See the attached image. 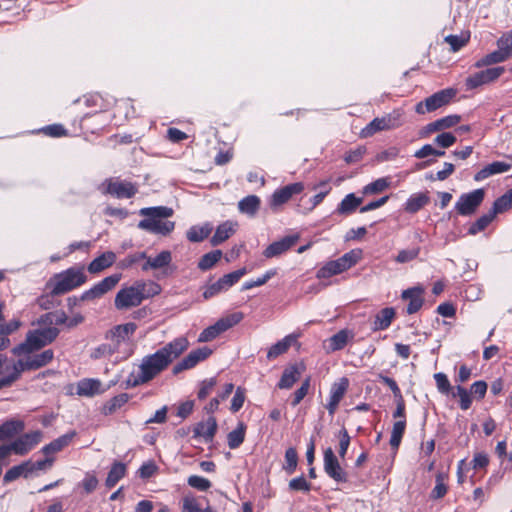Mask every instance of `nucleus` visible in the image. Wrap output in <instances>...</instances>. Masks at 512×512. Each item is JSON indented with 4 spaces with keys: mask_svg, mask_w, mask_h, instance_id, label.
<instances>
[{
    "mask_svg": "<svg viewBox=\"0 0 512 512\" xmlns=\"http://www.w3.org/2000/svg\"><path fill=\"white\" fill-rule=\"evenodd\" d=\"M76 433L74 431L69 432L67 434H64L57 439L53 440L49 444L45 445L42 448V452L45 454H51L58 451H61L64 447L69 445V443L72 441Z\"/></svg>",
    "mask_w": 512,
    "mask_h": 512,
    "instance_id": "36",
    "label": "nucleus"
},
{
    "mask_svg": "<svg viewBox=\"0 0 512 512\" xmlns=\"http://www.w3.org/2000/svg\"><path fill=\"white\" fill-rule=\"evenodd\" d=\"M323 467L325 473L338 483L348 481L347 472L341 467L337 457L331 448L324 451Z\"/></svg>",
    "mask_w": 512,
    "mask_h": 512,
    "instance_id": "12",
    "label": "nucleus"
},
{
    "mask_svg": "<svg viewBox=\"0 0 512 512\" xmlns=\"http://www.w3.org/2000/svg\"><path fill=\"white\" fill-rule=\"evenodd\" d=\"M362 203V198H357L353 193L345 196L336 209V213L340 215H348L353 213Z\"/></svg>",
    "mask_w": 512,
    "mask_h": 512,
    "instance_id": "38",
    "label": "nucleus"
},
{
    "mask_svg": "<svg viewBox=\"0 0 512 512\" xmlns=\"http://www.w3.org/2000/svg\"><path fill=\"white\" fill-rule=\"evenodd\" d=\"M420 253V248L419 247H415V248H411V249H403V250H400L399 253L397 254L396 258H395V261L397 263H407V262H410L414 259H416L418 257Z\"/></svg>",
    "mask_w": 512,
    "mask_h": 512,
    "instance_id": "56",
    "label": "nucleus"
},
{
    "mask_svg": "<svg viewBox=\"0 0 512 512\" xmlns=\"http://www.w3.org/2000/svg\"><path fill=\"white\" fill-rule=\"evenodd\" d=\"M121 280V274H112L105 277L100 282L96 283L92 288L86 290L81 295V300L88 301L102 297L107 292L111 291Z\"/></svg>",
    "mask_w": 512,
    "mask_h": 512,
    "instance_id": "14",
    "label": "nucleus"
},
{
    "mask_svg": "<svg viewBox=\"0 0 512 512\" xmlns=\"http://www.w3.org/2000/svg\"><path fill=\"white\" fill-rule=\"evenodd\" d=\"M24 428L21 421H7L0 426V441L9 439Z\"/></svg>",
    "mask_w": 512,
    "mask_h": 512,
    "instance_id": "42",
    "label": "nucleus"
},
{
    "mask_svg": "<svg viewBox=\"0 0 512 512\" xmlns=\"http://www.w3.org/2000/svg\"><path fill=\"white\" fill-rule=\"evenodd\" d=\"M297 336L290 334L272 345L267 352V358L269 360L277 358L279 355L285 353L289 347L296 341Z\"/></svg>",
    "mask_w": 512,
    "mask_h": 512,
    "instance_id": "33",
    "label": "nucleus"
},
{
    "mask_svg": "<svg viewBox=\"0 0 512 512\" xmlns=\"http://www.w3.org/2000/svg\"><path fill=\"white\" fill-rule=\"evenodd\" d=\"M260 198L256 195H248L238 202V209L241 213L250 217L256 215L260 208Z\"/></svg>",
    "mask_w": 512,
    "mask_h": 512,
    "instance_id": "32",
    "label": "nucleus"
},
{
    "mask_svg": "<svg viewBox=\"0 0 512 512\" xmlns=\"http://www.w3.org/2000/svg\"><path fill=\"white\" fill-rule=\"evenodd\" d=\"M117 349H118L117 345H115V344L112 345V344L104 343V344L99 345L92 351L91 357L94 359H100L102 357L110 356L113 353H115L117 351Z\"/></svg>",
    "mask_w": 512,
    "mask_h": 512,
    "instance_id": "54",
    "label": "nucleus"
},
{
    "mask_svg": "<svg viewBox=\"0 0 512 512\" xmlns=\"http://www.w3.org/2000/svg\"><path fill=\"white\" fill-rule=\"evenodd\" d=\"M237 223L232 221H225L221 223L211 238V244L217 246L226 241L236 231Z\"/></svg>",
    "mask_w": 512,
    "mask_h": 512,
    "instance_id": "30",
    "label": "nucleus"
},
{
    "mask_svg": "<svg viewBox=\"0 0 512 512\" xmlns=\"http://www.w3.org/2000/svg\"><path fill=\"white\" fill-rule=\"evenodd\" d=\"M222 257L221 250H214L203 255L198 263V268L202 271L211 269Z\"/></svg>",
    "mask_w": 512,
    "mask_h": 512,
    "instance_id": "46",
    "label": "nucleus"
},
{
    "mask_svg": "<svg viewBox=\"0 0 512 512\" xmlns=\"http://www.w3.org/2000/svg\"><path fill=\"white\" fill-rule=\"evenodd\" d=\"M448 479V475L443 472H439L436 475L435 479V487L432 489L430 497L432 499H441L447 493L448 487L446 484V480Z\"/></svg>",
    "mask_w": 512,
    "mask_h": 512,
    "instance_id": "44",
    "label": "nucleus"
},
{
    "mask_svg": "<svg viewBox=\"0 0 512 512\" xmlns=\"http://www.w3.org/2000/svg\"><path fill=\"white\" fill-rule=\"evenodd\" d=\"M299 234H292L283 237L282 239L271 243L267 248L263 251V255L265 258H273L280 256L281 254L288 251L291 247H293L299 240Z\"/></svg>",
    "mask_w": 512,
    "mask_h": 512,
    "instance_id": "18",
    "label": "nucleus"
},
{
    "mask_svg": "<svg viewBox=\"0 0 512 512\" xmlns=\"http://www.w3.org/2000/svg\"><path fill=\"white\" fill-rule=\"evenodd\" d=\"M423 289L420 287H413L402 292V299L409 300V304L407 306V313L414 314L416 313L423 305Z\"/></svg>",
    "mask_w": 512,
    "mask_h": 512,
    "instance_id": "25",
    "label": "nucleus"
},
{
    "mask_svg": "<svg viewBox=\"0 0 512 512\" xmlns=\"http://www.w3.org/2000/svg\"><path fill=\"white\" fill-rule=\"evenodd\" d=\"M104 392L103 385L97 379H83L77 383V394L79 396L93 397Z\"/></svg>",
    "mask_w": 512,
    "mask_h": 512,
    "instance_id": "27",
    "label": "nucleus"
},
{
    "mask_svg": "<svg viewBox=\"0 0 512 512\" xmlns=\"http://www.w3.org/2000/svg\"><path fill=\"white\" fill-rule=\"evenodd\" d=\"M212 353L208 347L192 350L185 358L173 367V373L178 374L184 370L191 369L200 361L205 360Z\"/></svg>",
    "mask_w": 512,
    "mask_h": 512,
    "instance_id": "17",
    "label": "nucleus"
},
{
    "mask_svg": "<svg viewBox=\"0 0 512 512\" xmlns=\"http://www.w3.org/2000/svg\"><path fill=\"white\" fill-rule=\"evenodd\" d=\"M87 281V277L82 268H69L61 273L55 274L47 286L52 295L65 294Z\"/></svg>",
    "mask_w": 512,
    "mask_h": 512,
    "instance_id": "4",
    "label": "nucleus"
},
{
    "mask_svg": "<svg viewBox=\"0 0 512 512\" xmlns=\"http://www.w3.org/2000/svg\"><path fill=\"white\" fill-rule=\"evenodd\" d=\"M116 261V254L112 251H107L97 258H95L89 265L88 271L92 274L99 273L106 268H109Z\"/></svg>",
    "mask_w": 512,
    "mask_h": 512,
    "instance_id": "29",
    "label": "nucleus"
},
{
    "mask_svg": "<svg viewBox=\"0 0 512 512\" xmlns=\"http://www.w3.org/2000/svg\"><path fill=\"white\" fill-rule=\"evenodd\" d=\"M126 474V465L122 462L113 463L106 481L105 485L108 488L114 487Z\"/></svg>",
    "mask_w": 512,
    "mask_h": 512,
    "instance_id": "40",
    "label": "nucleus"
},
{
    "mask_svg": "<svg viewBox=\"0 0 512 512\" xmlns=\"http://www.w3.org/2000/svg\"><path fill=\"white\" fill-rule=\"evenodd\" d=\"M136 329L137 325L133 322L117 325L107 332L106 338L115 341V345L118 347L121 342L129 339Z\"/></svg>",
    "mask_w": 512,
    "mask_h": 512,
    "instance_id": "24",
    "label": "nucleus"
},
{
    "mask_svg": "<svg viewBox=\"0 0 512 512\" xmlns=\"http://www.w3.org/2000/svg\"><path fill=\"white\" fill-rule=\"evenodd\" d=\"M434 141L442 148H448L456 142V137L452 133H442Z\"/></svg>",
    "mask_w": 512,
    "mask_h": 512,
    "instance_id": "64",
    "label": "nucleus"
},
{
    "mask_svg": "<svg viewBox=\"0 0 512 512\" xmlns=\"http://www.w3.org/2000/svg\"><path fill=\"white\" fill-rule=\"evenodd\" d=\"M245 438V428L243 424H240L237 429H234L228 434V446L231 449L238 448L244 441Z\"/></svg>",
    "mask_w": 512,
    "mask_h": 512,
    "instance_id": "51",
    "label": "nucleus"
},
{
    "mask_svg": "<svg viewBox=\"0 0 512 512\" xmlns=\"http://www.w3.org/2000/svg\"><path fill=\"white\" fill-rule=\"evenodd\" d=\"M187 483L199 491H207L211 487V482L208 479L198 475H191Z\"/></svg>",
    "mask_w": 512,
    "mask_h": 512,
    "instance_id": "57",
    "label": "nucleus"
},
{
    "mask_svg": "<svg viewBox=\"0 0 512 512\" xmlns=\"http://www.w3.org/2000/svg\"><path fill=\"white\" fill-rule=\"evenodd\" d=\"M129 396L126 393L119 394L104 404L102 412L104 415H111L126 404Z\"/></svg>",
    "mask_w": 512,
    "mask_h": 512,
    "instance_id": "43",
    "label": "nucleus"
},
{
    "mask_svg": "<svg viewBox=\"0 0 512 512\" xmlns=\"http://www.w3.org/2000/svg\"><path fill=\"white\" fill-rule=\"evenodd\" d=\"M121 280V274H112L105 277L100 282L96 283L92 288L86 290L81 295V300L88 301L102 297L107 292L111 291Z\"/></svg>",
    "mask_w": 512,
    "mask_h": 512,
    "instance_id": "13",
    "label": "nucleus"
},
{
    "mask_svg": "<svg viewBox=\"0 0 512 512\" xmlns=\"http://www.w3.org/2000/svg\"><path fill=\"white\" fill-rule=\"evenodd\" d=\"M144 260H146V262L142 265L143 271H148L150 269L156 270L168 266L172 261V255L170 251L164 250L155 257L146 255Z\"/></svg>",
    "mask_w": 512,
    "mask_h": 512,
    "instance_id": "28",
    "label": "nucleus"
},
{
    "mask_svg": "<svg viewBox=\"0 0 512 512\" xmlns=\"http://www.w3.org/2000/svg\"><path fill=\"white\" fill-rule=\"evenodd\" d=\"M494 218L495 213H492L490 210L487 214L481 216L470 226L468 233L470 235H476L477 233L483 231L493 221Z\"/></svg>",
    "mask_w": 512,
    "mask_h": 512,
    "instance_id": "48",
    "label": "nucleus"
},
{
    "mask_svg": "<svg viewBox=\"0 0 512 512\" xmlns=\"http://www.w3.org/2000/svg\"><path fill=\"white\" fill-rule=\"evenodd\" d=\"M496 44H497L498 49L485 55L481 59H479L475 63V67L482 68L485 66L502 63L512 57L511 51L509 49H507V47L504 44L501 45L499 39L497 40Z\"/></svg>",
    "mask_w": 512,
    "mask_h": 512,
    "instance_id": "20",
    "label": "nucleus"
},
{
    "mask_svg": "<svg viewBox=\"0 0 512 512\" xmlns=\"http://www.w3.org/2000/svg\"><path fill=\"white\" fill-rule=\"evenodd\" d=\"M348 338H349V335L346 330H341L338 333L334 334L328 340L329 350H331V351L341 350L347 344Z\"/></svg>",
    "mask_w": 512,
    "mask_h": 512,
    "instance_id": "49",
    "label": "nucleus"
},
{
    "mask_svg": "<svg viewBox=\"0 0 512 512\" xmlns=\"http://www.w3.org/2000/svg\"><path fill=\"white\" fill-rule=\"evenodd\" d=\"M275 274H276L275 270H268L262 277H259L256 280L246 281L242 286V290H249L254 287L262 286L269 279H271L273 276H275Z\"/></svg>",
    "mask_w": 512,
    "mask_h": 512,
    "instance_id": "58",
    "label": "nucleus"
},
{
    "mask_svg": "<svg viewBox=\"0 0 512 512\" xmlns=\"http://www.w3.org/2000/svg\"><path fill=\"white\" fill-rule=\"evenodd\" d=\"M455 94L456 91L454 89H444L436 92L427 97L424 101L417 103L415 111L418 114L435 111L448 104Z\"/></svg>",
    "mask_w": 512,
    "mask_h": 512,
    "instance_id": "8",
    "label": "nucleus"
},
{
    "mask_svg": "<svg viewBox=\"0 0 512 512\" xmlns=\"http://www.w3.org/2000/svg\"><path fill=\"white\" fill-rule=\"evenodd\" d=\"M145 258H146L145 252H139V253L128 255L125 259H123L119 263V267L122 269L129 268L133 264L137 263L140 260H144Z\"/></svg>",
    "mask_w": 512,
    "mask_h": 512,
    "instance_id": "63",
    "label": "nucleus"
},
{
    "mask_svg": "<svg viewBox=\"0 0 512 512\" xmlns=\"http://www.w3.org/2000/svg\"><path fill=\"white\" fill-rule=\"evenodd\" d=\"M395 310L392 307L382 309L376 316L373 322V330H385L390 325L395 317Z\"/></svg>",
    "mask_w": 512,
    "mask_h": 512,
    "instance_id": "34",
    "label": "nucleus"
},
{
    "mask_svg": "<svg viewBox=\"0 0 512 512\" xmlns=\"http://www.w3.org/2000/svg\"><path fill=\"white\" fill-rule=\"evenodd\" d=\"M105 184V192L116 198H131L137 193V187L131 182L110 179Z\"/></svg>",
    "mask_w": 512,
    "mask_h": 512,
    "instance_id": "19",
    "label": "nucleus"
},
{
    "mask_svg": "<svg viewBox=\"0 0 512 512\" xmlns=\"http://www.w3.org/2000/svg\"><path fill=\"white\" fill-rule=\"evenodd\" d=\"M288 488L291 491L309 492L311 490V483L304 476H299L289 481Z\"/></svg>",
    "mask_w": 512,
    "mask_h": 512,
    "instance_id": "55",
    "label": "nucleus"
},
{
    "mask_svg": "<svg viewBox=\"0 0 512 512\" xmlns=\"http://www.w3.org/2000/svg\"><path fill=\"white\" fill-rule=\"evenodd\" d=\"M242 319L243 314L241 312H235L226 317L220 318L213 326L215 327L217 333L220 335L229 328L238 324Z\"/></svg>",
    "mask_w": 512,
    "mask_h": 512,
    "instance_id": "41",
    "label": "nucleus"
},
{
    "mask_svg": "<svg viewBox=\"0 0 512 512\" xmlns=\"http://www.w3.org/2000/svg\"><path fill=\"white\" fill-rule=\"evenodd\" d=\"M217 431V422L214 417L198 423L194 428V437L202 438L205 442H211Z\"/></svg>",
    "mask_w": 512,
    "mask_h": 512,
    "instance_id": "26",
    "label": "nucleus"
},
{
    "mask_svg": "<svg viewBox=\"0 0 512 512\" xmlns=\"http://www.w3.org/2000/svg\"><path fill=\"white\" fill-rule=\"evenodd\" d=\"M145 283L138 281L134 285L120 289L115 297L114 304L119 310L129 309L140 305L144 299Z\"/></svg>",
    "mask_w": 512,
    "mask_h": 512,
    "instance_id": "6",
    "label": "nucleus"
},
{
    "mask_svg": "<svg viewBox=\"0 0 512 512\" xmlns=\"http://www.w3.org/2000/svg\"><path fill=\"white\" fill-rule=\"evenodd\" d=\"M68 318L64 312H49L41 315L34 323L38 326L56 327L67 324Z\"/></svg>",
    "mask_w": 512,
    "mask_h": 512,
    "instance_id": "31",
    "label": "nucleus"
},
{
    "mask_svg": "<svg viewBox=\"0 0 512 512\" xmlns=\"http://www.w3.org/2000/svg\"><path fill=\"white\" fill-rule=\"evenodd\" d=\"M405 428H406V420L405 419L397 420L393 424L392 431H391V437H390V445L393 449H395V450L398 449V447L401 443L403 434L405 432Z\"/></svg>",
    "mask_w": 512,
    "mask_h": 512,
    "instance_id": "45",
    "label": "nucleus"
},
{
    "mask_svg": "<svg viewBox=\"0 0 512 512\" xmlns=\"http://www.w3.org/2000/svg\"><path fill=\"white\" fill-rule=\"evenodd\" d=\"M401 116L399 111H393L381 118H375L361 130L360 135L363 138H368L376 132L397 128L401 125Z\"/></svg>",
    "mask_w": 512,
    "mask_h": 512,
    "instance_id": "7",
    "label": "nucleus"
},
{
    "mask_svg": "<svg viewBox=\"0 0 512 512\" xmlns=\"http://www.w3.org/2000/svg\"><path fill=\"white\" fill-rule=\"evenodd\" d=\"M487 383L483 380L476 381L471 385L470 393L477 399H483L487 392Z\"/></svg>",
    "mask_w": 512,
    "mask_h": 512,
    "instance_id": "62",
    "label": "nucleus"
},
{
    "mask_svg": "<svg viewBox=\"0 0 512 512\" xmlns=\"http://www.w3.org/2000/svg\"><path fill=\"white\" fill-rule=\"evenodd\" d=\"M212 230L213 226L210 223L195 225L188 229L186 236L190 242H201L210 235Z\"/></svg>",
    "mask_w": 512,
    "mask_h": 512,
    "instance_id": "35",
    "label": "nucleus"
},
{
    "mask_svg": "<svg viewBox=\"0 0 512 512\" xmlns=\"http://www.w3.org/2000/svg\"><path fill=\"white\" fill-rule=\"evenodd\" d=\"M57 327L38 326L26 334L24 342L15 346L12 353L18 357L17 370L21 374L24 371L40 369L49 364L54 358L52 349L39 352L45 346L51 344L59 335Z\"/></svg>",
    "mask_w": 512,
    "mask_h": 512,
    "instance_id": "1",
    "label": "nucleus"
},
{
    "mask_svg": "<svg viewBox=\"0 0 512 512\" xmlns=\"http://www.w3.org/2000/svg\"><path fill=\"white\" fill-rule=\"evenodd\" d=\"M512 207V188L507 191L504 195L499 197L493 204L491 209L492 213H495V216L498 213H502Z\"/></svg>",
    "mask_w": 512,
    "mask_h": 512,
    "instance_id": "47",
    "label": "nucleus"
},
{
    "mask_svg": "<svg viewBox=\"0 0 512 512\" xmlns=\"http://www.w3.org/2000/svg\"><path fill=\"white\" fill-rule=\"evenodd\" d=\"M145 218L138 223V228L153 234L169 235L175 228L173 221L167 220L174 211L167 206H155L142 208L139 211Z\"/></svg>",
    "mask_w": 512,
    "mask_h": 512,
    "instance_id": "3",
    "label": "nucleus"
},
{
    "mask_svg": "<svg viewBox=\"0 0 512 512\" xmlns=\"http://www.w3.org/2000/svg\"><path fill=\"white\" fill-rule=\"evenodd\" d=\"M304 185L301 182L286 185L276 191L271 196L270 206L272 209H277L281 205L288 202L293 195L299 194L303 191Z\"/></svg>",
    "mask_w": 512,
    "mask_h": 512,
    "instance_id": "16",
    "label": "nucleus"
},
{
    "mask_svg": "<svg viewBox=\"0 0 512 512\" xmlns=\"http://www.w3.org/2000/svg\"><path fill=\"white\" fill-rule=\"evenodd\" d=\"M389 185L390 182L388 178H379L366 185L363 192L364 194H377L387 189Z\"/></svg>",
    "mask_w": 512,
    "mask_h": 512,
    "instance_id": "52",
    "label": "nucleus"
},
{
    "mask_svg": "<svg viewBox=\"0 0 512 512\" xmlns=\"http://www.w3.org/2000/svg\"><path fill=\"white\" fill-rule=\"evenodd\" d=\"M484 195L483 189H476L470 193L461 195L455 205L457 212L463 216L471 215L482 203Z\"/></svg>",
    "mask_w": 512,
    "mask_h": 512,
    "instance_id": "10",
    "label": "nucleus"
},
{
    "mask_svg": "<svg viewBox=\"0 0 512 512\" xmlns=\"http://www.w3.org/2000/svg\"><path fill=\"white\" fill-rule=\"evenodd\" d=\"M247 273L246 268H241L231 273L225 274L218 281L208 285L204 292L203 297L209 299L215 295L228 290L231 286L237 283Z\"/></svg>",
    "mask_w": 512,
    "mask_h": 512,
    "instance_id": "9",
    "label": "nucleus"
},
{
    "mask_svg": "<svg viewBox=\"0 0 512 512\" xmlns=\"http://www.w3.org/2000/svg\"><path fill=\"white\" fill-rule=\"evenodd\" d=\"M31 461L23 462L20 465L13 466L4 475V482H11L23 476L27 478L31 474Z\"/></svg>",
    "mask_w": 512,
    "mask_h": 512,
    "instance_id": "39",
    "label": "nucleus"
},
{
    "mask_svg": "<svg viewBox=\"0 0 512 512\" xmlns=\"http://www.w3.org/2000/svg\"><path fill=\"white\" fill-rule=\"evenodd\" d=\"M304 370L305 366L302 363L286 367L278 382V388L290 389L300 379Z\"/></svg>",
    "mask_w": 512,
    "mask_h": 512,
    "instance_id": "22",
    "label": "nucleus"
},
{
    "mask_svg": "<svg viewBox=\"0 0 512 512\" xmlns=\"http://www.w3.org/2000/svg\"><path fill=\"white\" fill-rule=\"evenodd\" d=\"M505 72L504 67H493L477 72L466 79V86L469 89L477 88L497 80Z\"/></svg>",
    "mask_w": 512,
    "mask_h": 512,
    "instance_id": "15",
    "label": "nucleus"
},
{
    "mask_svg": "<svg viewBox=\"0 0 512 512\" xmlns=\"http://www.w3.org/2000/svg\"><path fill=\"white\" fill-rule=\"evenodd\" d=\"M310 388V379H305L301 386L295 391L293 400L291 402L292 406H297L303 398L307 395Z\"/></svg>",
    "mask_w": 512,
    "mask_h": 512,
    "instance_id": "60",
    "label": "nucleus"
},
{
    "mask_svg": "<svg viewBox=\"0 0 512 512\" xmlns=\"http://www.w3.org/2000/svg\"><path fill=\"white\" fill-rule=\"evenodd\" d=\"M188 346L189 341L186 337H178L155 353L145 356L139 366V373L136 376L131 375L128 384L136 387L151 381L177 359Z\"/></svg>",
    "mask_w": 512,
    "mask_h": 512,
    "instance_id": "2",
    "label": "nucleus"
},
{
    "mask_svg": "<svg viewBox=\"0 0 512 512\" xmlns=\"http://www.w3.org/2000/svg\"><path fill=\"white\" fill-rule=\"evenodd\" d=\"M337 437L339 439V456L341 458H344L350 445V436L347 430L345 428H342L339 431Z\"/></svg>",
    "mask_w": 512,
    "mask_h": 512,
    "instance_id": "59",
    "label": "nucleus"
},
{
    "mask_svg": "<svg viewBox=\"0 0 512 512\" xmlns=\"http://www.w3.org/2000/svg\"><path fill=\"white\" fill-rule=\"evenodd\" d=\"M41 439L42 432L37 430L20 436L10 445L6 446L8 447L10 454L13 452L17 455H26L29 451H31L36 445L40 443Z\"/></svg>",
    "mask_w": 512,
    "mask_h": 512,
    "instance_id": "11",
    "label": "nucleus"
},
{
    "mask_svg": "<svg viewBox=\"0 0 512 512\" xmlns=\"http://www.w3.org/2000/svg\"><path fill=\"white\" fill-rule=\"evenodd\" d=\"M349 386V381L347 378L343 377L338 382H335L330 389L329 401L326 405V408L330 415H333L337 410V407L345 395Z\"/></svg>",
    "mask_w": 512,
    "mask_h": 512,
    "instance_id": "21",
    "label": "nucleus"
},
{
    "mask_svg": "<svg viewBox=\"0 0 512 512\" xmlns=\"http://www.w3.org/2000/svg\"><path fill=\"white\" fill-rule=\"evenodd\" d=\"M434 379L436 381L437 388L441 393H449V391L451 390V385L447 376L444 373H436L434 375Z\"/></svg>",
    "mask_w": 512,
    "mask_h": 512,
    "instance_id": "61",
    "label": "nucleus"
},
{
    "mask_svg": "<svg viewBox=\"0 0 512 512\" xmlns=\"http://www.w3.org/2000/svg\"><path fill=\"white\" fill-rule=\"evenodd\" d=\"M512 165L504 161H495L479 170L474 175V180L477 182L483 181L493 175L502 174L511 169Z\"/></svg>",
    "mask_w": 512,
    "mask_h": 512,
    "instance_id": "23",
    "label": "nucleus"
},
{
    "mask_svg": "<svg viewBox=\"0 0 512 512\" xmlns=\"http://www.w3.org/2000/svg\"><path fill=\"white\" fill-rule=\"evenodd\" d=\"M429 197L426 193H416L411 195L405 203V211L416 213L429 203Z\"/></svg>",
    "mask_w": 512,
    "mask_h": 512,
    "instance_id": "37",
    "label": "nucleus"
},
{
    "mask_svg": "<svg viewBox=\"0 0 512 512\" xmlns=\"http://www.w3.org/2000/svg\"><path fill=\"white\" fill-rule=\"evenodd\" d=\"M453 396H458L460 399V408L462 410H468L472 404L471 393L467 391L466 388L458 385L456 387V392L453 393Z\"/></svg>",
    "mask_w": 512,
    "mask_h": 512,
    "instance_id": "53",
    "label": "nucleus"
},
{
    "mask_svg": "<svg viewBox=\"0 0 512 512\" xmlns=\"http://www.w3.org/2000/svg\"><path fill=\"white\" fill-rule=\"evenodd\" d=\"M298 464V455L295 448L290 447L285 452V464L283 469L287 474H293Z\"/></svg>",
    "mask_w": 512,
    "mask_h": 512,
    "instance_id": "50",
    "label": "nucleus"
},
{
    "mask_svg": "<svg viewBox=\"0 0 512 512\" xmlns=\"http://www.w3.org/2000/svg\"><path fill=\"white\" fill-rule=\"evenodd\" d=\"M361 258V249L350 250L340 258L327 262L322 268L319 269L317 276L319 278H329L331 276L340 274L356 265L361 260Z\"/></svg>",
    "mask_w": 512,
    "mask_h": 512,
    "instance_id": "5",
    "label": "nucleus"
}]
</instances>
